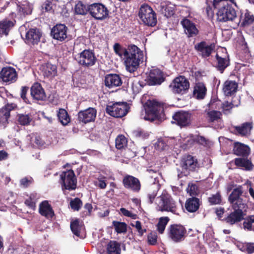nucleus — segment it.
Returning a JSON list of instances; mask_svg holds the SVG:
<instances>
[{
  "label": "nucleus",
  "instance_id": "f257e3e1",
  "mask_svg": "<svg viewBox=\"0 0 254 254\" xmlns=\"http://www.w3.org/2000/svg\"><path fill=\"white\" fill-rule=\"evenodd\" d=\"M231 3L238 8L240 7L235 0H213V9L218 21L225 22L234 21L237 18L236 11Z\"/></svg>",
  "mask_w": 254,
  "mask_h": 254
},
{
  "label": "nucleus",
  "instance_id": "f03ea898",
  "mask_svg": "<svg viewBox=\"0 0 254 254\" xmlns=\"http://www.w3.org/2000/svg\"><path fill=\"white\" fill-rule=\"evenodd\" d=\"M143 59V53L139 48L134 45L129 46L128 52L124 57L126 69L130 72H133L138 68Z\"/></svg>",
  "mask_w": 254,
  "mask_h": 254
},
{
  "label": "nucleus",
  "instance_id": "7ed1b4c3",
  "mask_svg": "<svg viewBox=\"0 0 254 254\" xmlns=\"http://www.w3.org/2000/svg\"><path fill=\"white\" fill-rule=\"evenodd\" d=\"M144 108L146 115L144 119L145 120L153 121L164 117L163 105L155 100L148 101Z\"/></svg>",
  "mask_w": 254,
  "mask_h": 254
},
{
  "label": "nucleus",
  "instance_id": "20e7f679",
  "mask_svg": "<svg viewBox=\"0 0 254 254\" xmlns=\"http://www.w3.org/2000/svg\"><path fill=\"white\" fill-rule=\"evenodd\" d=\"M155 202L157 209L161 211H170L174 214H178L175 201L167 193H163L156 198Z\"/></svg>",
  "mask_w": 254,
  "mask_h": 254
},
{
  "label": "nucleus",
  "instance_id": "39448f33",
  "mask_svg": "<svg viewBox=\"0 0 254 254\" xmlns=\"http://www.w3.org/2000/svg\"><path fill=\"white\" fill-rule=\"evenodd\" d=\"M138 15L143 23L147 26L153 27L157 23L156 14L148 4L140 6Z\"/></svg>",
  "mask_w": 254,
  "mask_h": 254
},
{
  "label": "nucleus",
  "instance_id": "423d86ee",
  "mask_svg": "<svg viewBox=\"0 0 254 254\" xmlns=\"http://www.w3.org/2000/svg\"><path fill=\"white\" fill-rule=\"evenodd\" d=\"M61 183L63 190H73L76 187V179L73 171L69 170L61 175Z\"/></svg>",
  "mask_w": 254,
  "mask_h": 254
},
{
  "label": "nucleus",
  "instance_id": "0eeeda50",
  "mask_svg": "<svg viewBox=\"0 0 254 254\" xmlns=\"http://www.w3.org/2000/svg\"><path fill=\"white\" fill-rule=\"evenodd\" d=\"M128 109L129 107L127 103L119 102L108 105L106 110L109 115L113 117L121 118L127 113Z\"/></svg>",
  "mask_w": 254,
  "mask_h": 254
},
{
  "label": "nucleus",
  "instance_id": "6e6552de",
  "mask_svg": "<svg viewBox=\"0 0 254 254\" xmlns=\"http://www.w3.org/2000/svg\"><path fill=\"white\" fill-rule=\"evenodd\" d=\"M188 80L183 76L175 78L170 85V87L174 93L184 94L189 88Z\"/></svg>",
  "mask_w": 254,
  "mask_h": 254
},
{
  "label": "nucleus",
  "instance_id": "1a4fd4ad",
  "mask_svg": "<svg viewBox=\"0 0 254 254\" xmlns=\"http://www.w3.org/2000/svg\"><path fill=\"white\" fill-rule=\"evenodd\" d=\"M88 11L92 17L99 20L105 19L109 14L107 8L101 3L91 4L88 6Z\"/></svg>",
  "mask_w": 254,
  "mask_h": 254
},
{
  "label": "nucleus",
  "instance_id": "9d476101",
  "mask_svg": "<svg viewBox=\"0 0 254 254\" xmlns=\"http://www.w3.org/2000/svg\"><path fill=\"white\" fill-rule=\"evenodd\" d=\"M147 172L150 175V177L154 179V182L149 188L147 195L149 202L152 203L159 189L158 178L160 176V173L158 171L152 169H148Z\"/></svg>",
  "mask_w": 254,
  "mask_h": 254
},
{
  "label": "nucleus",
  "instance_id": "9b49d317",
  "mask_svg": "<svg viewBox=\"0 0 254 254\" xmlns=\"http://www.w3.org/2000/svg\"><path fill=\"white\" fill-rule=\"evenodd\" d=\"M78 63L85 67H90L95 64L96 58L90 50H85L81 52L77 59Z\"/></svg>",
  "mask_w": 254,
  "mask_h": 254
},
{
  "label": "nucleus",
  "instance_id": "f8f14e48",
  "mask_svg": "<svg viewBox=\"0 0 254 254\" xmlns=\"http://www.w3.org/2000/svg\"><path fill=\"white\" fill-rule=\"evenodd\" d=\"M217 60L216 67L221 73L229 65V58L226 49H219L216 55Z\"/></svg>",
  "mask_w": 254,
  "mask_h": 254
},
{
  "label": "nucleus",
  "instance_id": "ddd939ff",
  "mask_svg": "<svg viewBox=\"0 0 254 254\" xmlns=\"http://www.w3.org/2000/svg\"><path fill=\"white\" fill-rule=\"evenodd\" d=\"M185 233V228L181 225H172L169 228V236L173 241L176 242L183 240Z\"/></svg>",
  "mask_w": 254,
  "mask_h": 254
},
{
  "label": "nucleus",
  "instance_id": "4468645a",
  "mask_svg": "<svg viewBox=\"0 0 254 254\" xmlns=\"http://www.w3.org/2000/svg\"><path fill=\"white\" fill-rule=\"evenodd\" d=\"M97 111L95 108H89L85 110L81 111L78 113L79 121L83 123L93 122L96 117Z\"/></svg>",
  "mask_w": 254,
  "mask_h": 254
},
{
  "label": "nucleus",
  "instance_id": "2eb2a0df",
  "mask_svg": "<svg viewBox=\"0 0 254 254\" xmlns=\"http://www.w3.org/2000/svg\"><path fill=\"white\" fill-rule=\"evenodd\" d=\"M67 28L64 24H57L51 30V35L54 39L63 41L67 38Z\"/></svg>",
  "mask_w": 254,
  "mask_h": 254
},
{
  "label": "nucleus",
  "instance_id": "dca6fc26",
  "mask_svg": "<svg viewBox=\"0 0 254 254\" xmlns=\"http://www.w3.org/2000/svg\"><path fill=\"white\" fill-rule=\"evenodd\" d=\"M123 184L125 188L134 192H138L141 188V185L138 179L130 175L124 177Z\"/></svg>",
  "mask_w": 254,
  "mask_h": 254
},
{
  "label": "nucleus",
  "instance_id": "f3484780",
  "mask_svg": "<svg viewBox=\"0 0 254 254\" xmlns=\"http://www.w3.org/2000/svg\"><path fill=\"white\" fill-rule=\"evenodd\" d=\"M165 80L164 74L159 69L151 70L148 77V84L150 85H160Z\"/></svg>",
  "mask_w": 254,
  "mask_h": 254
},
{
  "label": "nucleus",
  "instance_id": "a211bd4d",
  "mask_svg": "<svg viewBox=\"0 0 254 254\" xmlns=\"http://www.w3.org/2000/svg\"><path fill=\"white\" fill-rule=\"evenodd\" d=\"M185 33L188 37H191L196 36L198 33V30L195 25L189 19L185 18L181 22Z\"/></svg>",
  "mask_w": 254,
  "mask_h": 254
},
{
  "label": "nucleus",
  "instance_id": "6ab92c4d",
  "mask_svg": "<svg viewBox=\"0 0 254 254\" xmlns=\"http://www.w3.org/2000/svg\"><path fill=\"white\" fill-rule=\"evenodd\" d=\"M0 77L5 82H13L17 79V74L14 68L5 67L0 71Z\"/></svg>",
  "mask_w": 254,
  "mask_h": 254
},
{
  "label": "nucleus",
  "instance_id": "aec40b11",
  "mask_svg": "<svg viewBox=\"0 0 254 254\" xmlns=\"http://www.w3.org/2000/svg\"><path fill=\"white\" fill-rule=\"evenodd\" d=\"M194 48L203 57H208L211 54L214 48V45L213 44L209 45L205 42L202 41L196 44Z\"/></svg>",
  "mask_w": 254,
  "mask_h": 254
},
{
  "label": "nucleus",
  "instance_id": "412c9836",
  "mask_svg": "<svg viewBox=\"0 0 254 254\" xmlns=\"http://www.w3.org/2000/svg\"><path fill=\"white\" fill-rule=\"evenodd\" d=\"M31 95L34 99L36 100L44 101L46 99L45 91L38 83H35L32 86Z\"/></svg>",
  "mask_w": 254,
  "mask_h": 254
},
{
  "label": "nucleus",
  "instance_id": "4be33fe9",
  "mask_svg": "<svg viewBox=\"0 0 254 254\" xmlns=\"http://www.w3.org/2000/svg\"><path fill=\"white\" fill-rule=\"evenodd\" d=\"M14 19L5 18L0 21V35L7 36L15 23Z\"/></svg>",
  "mask_w": 254,
  "mask_h": 254
},
{
  "label": "nucleus",
  "instance_id": "5701e85b",
  "mask_svg": "<svg viewBox=\"0 0 254 254\" xmlns=\"http://www.w3.org/2000/svg\"><path fill=\"white\" fill-rule=\"evenodd\" d=\"M105 84L108 88H112L120 86L122 84V80L118 75L110 74L105 77Z\"/></svg>",
  "mask_w": 254,
  "mask_h": 254
},
{
  "label": "nucleus",
  "instance_id": "b1692460",
  "mask_svg": "<svg viewBox=\"0 0 254 254\" xmlns=\"http://www.w3.org/2000/svg\"><path fill=\"white\" fill-rule=\"evenodd\" d=\"M173 119L181 127L187 126L190 122V116L186 112H178L173 116Z\"/></svg>",
  "mask_w": 254,
  "mask_h": 254
},
{
  "label": "nucleus",
  "instance_id": "393cba45",
  "mask_svg": "<svg viewBox=\"0 0 254 254\" xmlns=\"http://www.w3.org/2000/svg\"><path fill=\"white\" fill-rule=\"evenodd\" d=\"M39 211L40 214L46 217L51 218L54 215V211L47 201H43L39 205Z\"/></svg>",
  "mask_w": 254,
  "mask_h": 254
},
{
  "label": "nucleus",
  "instance_id": "a878e982",
  "mask_svg": "<svg viewBox=\"0 0 254 254\" xmlns=\"http://www.w3.org/2000/svg\"><path fill=\"white\" fill-rule=\"evenodd\" d=\"M243 219V212L242 210H237L229 214L225 220L226 223L234 225Z\"/></svg>",
  "mask_w": 254,
  "mask_h": 254
},
{
  "label": "nucleus",
  "instance_id": "bb28decb",
  "mask_svg": "<svg viewBox=\"0 0 254 254\" xmlns=\"http://www.w3.org/2000/svg\"><path fill=\"white\" fill-rule=\"evenodd\" d=\"M41 34L37 29H31L26 34V40L28 43L37 44L40 39Z\"/></svg>",
  "mask_w": 254,
  "mask_h": 254
},
{
  "label": "nucleus",
  "instance_id": "cd10ccee",
  "mask_svg": "<svg viewBox=\"0 0 254 254\" xmlns=\"http://www.w3.org/2000/svg\"><path fill=\"white\" fill-rule=\"evenodd\" d=\"M238 89V84L235 81L227 80L223 85V91L226 96H231L236 92Z\"/></svg>",
  "mask_w": 254,
  "mask_h": 254
},
{
  "label": "nucleus",
  "instance_id": "c85d7f7f",
  "mask_svg": "<svg viewBox=\"0 0 254 254\" xmlns=\"http://www.w3.org/2000/svg\"><path fill=\"white\" fill-rule=\"evenodd\" d=\"M200 205V200L198 198L192 197L188 198L185 203V208L190 212L196 211Z\"/></svg>",
  "mask_w": 254,
  "mask_h": 254
},
{
  "label": "nucleus",
  "instance_id": "c756f323",
  "mask_svg": "<svg viewBox=\"0 0 254 254\" xmlns=\"http://www.w3.org/2000/svg\"><path fill=\"white\" fill-rule=\"evenodd\" d=\"M43 75L48 78H52L57 73V66L50 63L43 65L42 67Z\"/></svg>",
  "mask_w": 254,
  "mask_h": 254
},
{
  "label": "nucleus",
  "instance_id": "7c9ffc66",
  "mask_svg": "<svg viewBox=\"0 0 254 254\" xmlns=\"http://www.w3.org/2000/svg\"><path fill=\"white\" fill-rule=\"evenodd\" d=\"M234 153L238 156H248L250 152V148L244 144L236 142L233 148Z\"/></svg>",
  "mask_w": 254,
  "mask_h": 254
},
{
  "label": "nucleus",
  "instance_id": "2f4dec72",
  "mask_svg": "<svg viewBox=\"0 0 254 254\" xmlns=\"http://www.w3.org/2000/svg\"><path fill=\"white\" fill-rule=\"evenodd\" d=\"M206 91V88L202 82L196 83L193 89V96L198 99H202L205 96Z\"/></svg>",
  "mask_w": 254,
  "mask_h": 254
},
{
  "label": "nucleus",
  "instance_id": "473e14b6",
  "mask_svg": "<svg viewBox=\"0 0 254 254\" xmlns=\"http://www.w3.org/2000/svg\"><path fill=\"white\" fill-rule=\"evenodd\" d=\"M234 128L235 131L239 135L241 136H248L250 134L252 128V125L250 123H246L241 126H236Z\"/></svg>",
  "mask_w": 254,
  "mask_h": 254
},
{
  "label": "nucleus",
  "instance_id": "72a5a7b5",
  "mask_svg": "<svg viewBox=\"0 0 254 254\" xmlns=\"http://www.w3.org/2000/svg\"><path fill=\"white\" fill-rule=\"evenodd\" d=\"M197 165V162L193 157L190 155L187 156L182 160V166L184 169L192 170L195 169Z\"/></svg>",
  "mask_w": 254,
  "mask_h": 254
},
{
  "label": "nucleus",
  "instance_id": "f704fd0d",
  "mask_svg": "<svg viewBox=\"0 0 254 254\" xmlns=\"http://www.w3.org/2000/svg\"><path fill=\"white\" fill-rule=\"evenodd\" d=\"M234 162L237 166L243 168L247 171L252 170L254 168L251 161L247 159L236 158Z\"/></svg>",
  "mask_w": 254,
  "mask_h": 254
},
{
  "label": "nucleus",
  "instance_id": "c9c22d12",
  "mask_svg": "<svg viewBox=\"0 0 254 254\" xmlns=\"http://www.w3.org/2000/svg\"><path fill=\"white\" fill-rule=\"evenodd\" d=\"M16 107L14 104H7L0 110V119L6 121L10 116V112Z\"/></svg>",
  "mask_w": 254,
  "mask_h": 254
},
{
  "label": "nucleus",
  "instance_id": "e433bc0d",
  "mask_svg": "<svg viewBox=\"0 0 254 254\" xmlns=\"http://www.w3.org/2000/svg\"><path fill=\"white\" fill-rule=\"evenodd\" d=\"M107 254H121L120 245L116 241H110L106 247Z\"/></svg>",
  "mask_w": 254,
  "mask_h": 254
},
{
  "label": "nucleus",
  "instance_id": "4c0bfd02",
  "mask_svg": "<svg viewBox=\"0 0 254 254\" xmlns=\"http://www.w3.org/2000/svg\"><path fill=\"white\" fill-rule=\"evenodd\" d=\"M70 229L75 235L80 238H83V236L81 235L82 231H83V227L79 223L78 220L71 222Z\"/></svg>",
  "mask_w": 254,
  "mask_h": 254
},
{
  "label": "nucleus",
  "instance_id": "58836bf2",
  "mask_svg": "<svg viewBox=\"0 0 254 254\" xmlns=\"http://www.w3.org/2000/svg\"><path fill=\"white\" fill-rule=\"evenodd\" d=\"M222 116L221 112L215 110H210L207 113V119L210 122L220 120Z\"/></svg>",
  "mask_w": 254,
  "mask_h": 254
},
{
  "label": "nucleus",
  "instance_id": "ea45409f",
  "mask_svg": "<svg viewBox=\"0 0 254 254\" xmlns=\"http://www.w3.org/2000/svg\"><path fill=\"white\" fill-rule=\"evenodd\" d=\"M243 227L245 230L254 232V215H250L245 219Z\"/></svg>",
  "mask_w": 254,
  "mask_h": 254
},
{
  "label": "nucleus",
  "instance_id": "a19ab883",
  "mask_svg": "<svg viewBox=\"0 0 254 254\" xmlns=\"http://www.w3.org/2000/svg\"><path fill=\"white\" fill-rule=\"evenodd\" d=\"M58 116L59 121L63 125H67L70 121V118L67 113L64 109H61L59 110Z\"/></svg>",
  "mask_w": 254,
  "mask_h": 254
},
{
  "label": "nucleus",
  "instance_id": "79ce46f5",
  "mask_svg": "<svg viewBox=\"0 0 254 254\" xmlns=\"http://www.w3.org/2000/svg\"><path fill=\"white\" fill-rule=\"evenodd\" d=\"M113 226L118 233H124L127 232V225L125 222L114 221Z\"/></svg>",
  "mask_w": 254,
  "mask_h": 254
},
{
  "label": "nucleus",
  "instance_id": "37998d69",
  "mask_svg": "<svg viewBox=\"0 0 254 254\" xmlns=\"http://www.w3.org/2000/svg\"><path fill=\"white\" fill-rule=\"evenodd\" d=\"M32 5L27 1H24L19 7V11L23 15L31 14L32 10Z\"/></svg>",
  "mask_w": 254,
  "mask_h": 254
},
{
  "label": "nucleus",
  "instance_id": "c03bdc74",
  "mask_svg": "<svg viewBox=\"0 0 254 254\" xmlns=\"http://www.w3.org/2000/svg\"><path fill=\"white\" fill-rule=\"evenodd\" d=\"M243 193V190L241 186H239L237 188L233 190L232 193L229 197V201L234 202V201L241 198L240 196Z\"/></svg>",
  "mask_w": 254,
  "mask_h": 254
},
{
  "label": "nucleus",
  "instance_id": "a18cd8bd",
  "mask_svg": "<svg viewBox=\"0 0 254 254\" xmlns=\"http://www.w3.org/2000/svg\"><path fill=\"white\" fill-rule=\"evenodd\" d=\"M113 49L116 54L121 58H122L123 56L125 57L128 52V48L127 49L124 48L119 43H115L114 45Z\"/></svg>",
  "mask_w": 254,
  "mask_h": 254
},
{
  "label": "nucleus",
  "instance_id": "49530a36",
  "mask_svg": "<svg viewBox=\"0 0 254 254\" xmlns=\"http://www.w3.org/2000/svg\"><path fill=\"white\" fill-rule=\"evenodd\" d=\"M169 221V218L168 217H162L160 218L157 227V230L160 234H162L164 232L166 226Z\"/></svg>",
  "mask_w": 254,
  "mask_h": 254
},
{
  "label": "nucleus",
  "instance_id": "de8ad7c7",
  "mask_svg": "<svg viewBox=\"0 0 254 254\" xmlns=\"http://www.w3.org/2000/svg\"><path fill=\"white\" fill-rule=\"evenodd\" d=\"M127 140L123 135H119L116 139V147L118 149H121L127 145Z\"/></svg>",
  "mask_w": 254,
  "mask_h": 254
},
{
  "label": "nucleus",
  "instance_id": "09e8293b",
  "mask_svg": "<svg viewBox=\"0 0 254 254\" xmlns=\"http://www.w3.org/2000/svg\"><path fill=\"white\" fill-rule=\"evenodd\" d=\"M107 178L103 176H99L94 182V185L101 189H105L107 187Z\"/></svg>",
  "mask_w": 254,
  "mask_h": 254
},
{
  "label": "nucleus",
  "instance_id": "8fccbe9b",
  "mask_svg": "<svg viewBox=\"0 0 254 254\" xmlns=\"http://www.w3.org/2000/svg\"><path fill=\"white\" fill-rule=\"evenodd\" d=\"M88 11L87 7L82 2L79 1L75 6V12L78 14L84 15Z\"/></svg>",
  "mask_w": 254,
  "mask_h": 254
},
{
  "label": "nucleus",
  "instance_id": "3c124183",
  "mask_svg": "<svg viewBox=\"0 0 254 254\" xmlns=\"http://www.w3.org/2000/svg\"><path fill=\"white\" fill-rule=\"evenodd\" d=\"M254 22V16L248 10H246L244 14V18L242 22L244 26H247Z\"/></svg>",
  "mask_w": 254,
  "mask_h": 254
},
{
  "label": "nucleus",
  "instance_id": "603ef678",
  "mask_svg": "<svg viewBox=\"0 0 254 254\" xmlns=\"http://www.w3.org/2000/svg\"><path fill=\"white\" fill-rule=\"evenodd\" d=\"M238 105H235L232 103L228 101L224 102L222 106V110L224 114H229L231 113V109L235 106H237Z\"/></svg>",
  "mask_w": 254,
  "mask_h": 254
},
{
  "label": "nucleus",
  "instance_id": "864d4df0",
  "mask_svg": "<svg viewBox=\"0 0 254 254\" xmlns=\"http://www.w3.org/2000/svg\"><path fill=\"white\" fill-rule=\"evenodd\" d=\"M209 203L212 205L220 204L221 201V196L219 192L212 195L208 198Z\"/></svg>",
  "mask_w": 254,
  "mask_h": 254
},
{
  "label": "nucleus",
  "instance_id": "5fc2aeb1",
  "mask_svg": "<svg viewBox=\"0 0 254 254\" xmlns=\"http://www.w3.org/2000/svg\"><path fill=\"white\" fill-rule=\"evenodd\" d=\"M31 121V118L28 115L21 114L18 116V122L21 125H28Z\"/></svg>",
  "mask_w": 254,
  "mask_h": 254
},
{
  "label": "nucleus",
  "instance_id": "6e6d98bb",
  "mask_svg": "<svg viewBox=\"0 0 254 254\" xmlns=\"http://www.w3.org/2000/svg\"><path fill=\"white\" fill-rule=\"evenodd\" d=\"M249 254L254 253V243H246L241 250Z\"/></svg>",
  "mask_w": 254,
  "mask_h": 254
},
{
  "label": "nucleus",
  "instance_id": "4d7b16f0",
  "mask_svg": "<svg viewBox=\"0 0 254 254\" xmlns=\"http://www.w3.org/2000/svg\"><path fill=\"white\" fill-rule=\"evenodd\" d=\"M82 202L78 198H75L71 200L70 202V205L72 209L76 211H78L82 206Z\"/></svg>",
  "mask_w": 254,
  "mask_h": 254
},
{
  "label": "nucleus",
  "instance_id": "13d9d810",
  "mask_svg": "<svg viewBox=\"0 0 254 254\" xmlns=\"http://www.w3.org/2000/svg\"><path fill=\"white\" fill-rule=\"evenodd\" d=\"M230 202L232 205L233 208L235 210H242L244 205L241 198L238 199V200L234 201V202L230 201Z\"/></svg>",
  "mask_w": 254,
  "mask_h": 254
},
{
  "label": "nucleus",
  "instance_id": "bf43d9fd",
  "mask_svg": "<svg viewBox=\"0 0 254 254\" xmlns=\"http://www.w3.org/2000/svg\"><path fill=\"white\" fill-rule=\"evenodd\" d=\"M133 134L137 137H139L142 139H145L149 136V133L144 130H137L133 132Z\"/></svg>",
  "mask_w": 254,
  "mask_h": 254
},
{
  "label": "nucleus",
  "instance_id": "052dcab7",
  "mask_svg": "<svg viewBox=\"0 0 254 254\" xmlns=\"http://www.w3.org/2000/svg\"><path fill=\"white\" fill-rule=\"evenodd\" d=\"M187 192L189 193L190 195H195L198 193V189L197 186L194 184L189 185L187 188Z\"/></svg>",
  "mask_w": 254,
  "mask_h": 254
},
{
  "label": "nucleus",
  "instance_id": "680f3d73",
  "mask_svg": "<svg viewBox=\"0 0 254 254\" xmlns=\"http://www.w3.org/2000/svg\"><path fill=\"white\" fill-rule=\"evenodd\" d=\"M154 145L155 148L158 150H165L167 147V146L165 142L162 140H158L155 143Z\"/></svg>",
  "mask_w": 254,
  "mask_h": 254
},
{
  "label": "nucleus",
  "instance_id": "e2e57ef3",
  "mask_svg": "<svg viewBox=\"0 0 254 254\" xmlns=\"http://www.w3.org/2000/svg\"><path fill=\"white\" fill-rule=\"evenodd\" d=\"M120 211L124 215L126 216L129 217L132 219H135L136 218V214H133L130 211H128L125 208H121L120 209Z\"/></svg>",
  "mask_w": 254,
  "mask_h": 254
},
{
  "label": "nucleus",
  "instance_id": "0e129e2a",
  "mask_svg": "<svg viewBox=\"0 0 254 254\" xmlns=\"http://www.w3.org/2000/svg\"><path fill=\"white\" fill-rule=\"evenodd\" d=\"M53 4L50 1H46L42 5V9H44L46 11H51L53 10Z\"/></svg>",
  "mask_w": 254,
  "mask_h": 254
},
{
  "label": "nucleus",
  "instance_id": "69168bd1",
  "mask_svg": "<svg viewBox=\"0 0 254 254\" xmlns=\"http://www.w3.org/2000/svg\"><path fill=\"white\" fill-rule=\"evenodd\" d=\"M132 226L135 227L140 236H142L146 231L145 229H142L141 223L138 221H136Z\"/></svg>",
  "mask_w": 254,
  "mask_h": 254
},
{
  "label": "nucleus",
  "instance_id": "338daca9",
  "mask_svg": "<svg viewBox=\"0 0 254 254\" xmlns=\"http://www.w3.org/2000/svg\"><path fill=\"white\" fill-rule=\"evenodd\" d=\"M25 204L31 208H34L35 207V202L34 200L32 198V196H30L28 198L26 199L25 201Z\"/></svg>",
  "mask_w": 254,
  "mask_h": 254
},
{
  "label": "nucleus",
  "instance_id": "774afa93",
  "mask_svg": "<svg viewBox=\"0 0 254 254\" xmlns=\"http://www.w3.org/2000/svg\"><path fill=\"white\" fill-rule=\"evenodd\" d=\"M28 90V88L27 87H22L21 89L20 96L21 98L25 102H27V99L26 97V94Z\"/></svg>",
  "mask_w": 254,
  "mask_h": 254
}]
</instances>
